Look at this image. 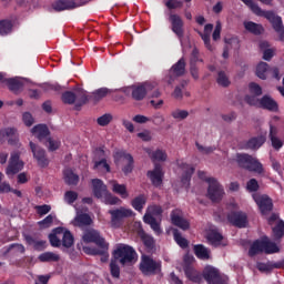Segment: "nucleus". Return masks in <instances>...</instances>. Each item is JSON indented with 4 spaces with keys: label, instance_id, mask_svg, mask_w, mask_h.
Instances as JSON below:
<instances>
[{
    "label": "nucleus",
    "instance_id": "a18cd8bd",
    "mask_svg": "<svg viewBox=\"0 0 284 284\" xmlns=\"http://www.w3.org/2000/svg\"><path fill=\"white\" fill-rule=\"evenodd\" d=\"M110 92H112V90H110L108 88H100V89L95 90L92 93L93 101L99 102V101H101V99H105V97H108V94H110Z\"/></svg>",
    "mask_w": 284,
    "mask_h": 284
},
{
    "label": "nucleus",
    "instance_id": "c9c22d12",
    "mask_svg": "<svg viewBox=\"0 0 284 284\" xmlns=\"http://www.w3.org/2000/svg\"><path fill=\"white\" fill-rule=\"evenodd\" d=\"M24 240L27 245H32L37 252H43L45 250V241L43 240L38 241L32 235H26Z\"/></svg>",
    "mask_w": 284,
    "mask_h": 284
},
{
    "label": "nucleus",
    "instance_id": "39448f33",
    "mask_svg": "<svg viewBox=\"0 0 284 284\" xmlns=\"http://www.w3.org/2000/svg\"><path fill=\"white\" fill-rule=\"evenodd\" d=\"M235 161L239 168L247 170L248 172H256L257 174H263V164L258 162V159L247 154L237 153L235 155Z\"/></svg>",
    "mask_w": 284,
    "mask_h": 284
},
{
    "label": "nucleus",
    "instance_id": "c03bdc74",
    "mask_svg": "<svg viewBox=\"0 0 284 284\" xmlns=\"http://www.w3.org/2000/svg\"><path fill=\"white\" fill-rule=\"evenodd\" d=\"M216 83L220 84L221 88H230L232 82L230 81V77H227L225 71H220L217 72Z\"/></svg>",
    "mask_w": 284,
    "mask_h": 284
},
{
    "label": "nucleus",
    "instance_id": "338daca9",
    "mask_svg": "<svg viewBox=\"0 0 284 284\" xmlns=\"http://www.w3.org/2000/svg\"><path fill=\"white\" fill-rule=\"evenodd\" d=\"M169 10H176V8H183V1L181 0H169L165 2Z\"/></svg>",
    "mask_w": 284,
    "mask_h": 284
},
{
    "label": "nucleus",
    "instance_id": "9b49d317",
    "mask_svg": "<svg viewBox=\"0 0 284 284\" xmlns=\"http://www.w3.org/2000/svg\"><path fill=\"white\" fill-rule=\"evenodd\" d=\"M263 17L266 21H268L280 37H284V26H283V18H281L278 14H276L274 11H265L258 16Z\"/></svg>",
    "mask_w": 284,
    "mask_h": 284
},
{
    "label": "nucleus",
    "instance_id": "603ef678",
    "mask_svg": "<svg viewBox=\"0 0 284 284\" xmlns=\"http://www.w3.org/2000/svg\"><path fill=\"white\" fill-rule=\"evenodd\" d=\"M273 234L275 239H283L284 236V221L280 220V222L273 227Z\"/></svg>",
    "mask_w": 284,
    "mask_h": 284
},
{
    "label": "nucleus",
    "instance_id": "a878e982",
    "mask_svg": "<svg viewBox=\"0 0 284 284\" xmlns=\"http://www.w3.org/2000/svg\"><path fill=\"white\" fill-rule=\"evenodd\" d=\"M169 21L172 26L173 32L178 37H181L183 34V19H181L176 13H170Z\"/></svg>",
    "mask_w": 284,
    "mask_h": 284
},
{
    "label": "nucleus",
    "instance_id": "5701e85b",
    "mask_svg": "<svg viewBox=\"0 0 284 284\" xmlns=\"http://www.w3.org/2000/svg\"><path fill=\"white\" fill-rule=\"evenodd\" d=\"M260 108L268 110V112H278V102L274 98L265 94L260 99Z\"/></svg>",
    "mask_w": 284,
    "mask_h": 284
},
{
    "label": "nucleus",
    "instance_id": "3c124183",
    "mask_svg": "<svg viewBox=\"0 0 284 284\" xmlns=\"http://www.w3.org/2000/svg\"><path fill=\"white\" fill-rule=\"evenodd\" d=\"M52 223H54V215L49 214L43 220L39 221L38 225L41 230H48V227H52Z\"/></svg>",
    "mask_w": 284,
    "mask_h": 284
},
{
    "label": "nucleus",
    "instance_id": "4c0bfd02",
    "mask_svg": "<svg viewBox=\"0 0 284 284\" xmlns=\"http://www.w3.org/2000/svg\"><path fill=\"white\" fill-rule=\"evenodd\" d=\"M64 182L67 185H79V175L72 171V169H65L63 171Z\"/></svg>",
    "mask_w": 284,
    "mask_h": 284
},
{
    "label": "nucleus",
    "instance_id": "49530a36",
    "mask_svg": "<svg viewBox=\"0 0 284 284\" xmlns=\"http://www.w3.org/2000/svg\"><path fill=\"white\" fill-rule=\"evenodd\" d=\"M63 247L70 248L74 245V235L69 230H65L62 236Z\"/></svg>",
    "mask_w": 284,
    "mask_h": 284
},
{
    "label": "nucleus",
    "instance_id": "e433bc0d",
    "mask_svg": "<svg viewBox=\"0 0 284 284\" xmlns=\"http://www.w3.org/2000/svg\"><path fill=\"white\" fill-rule=\"evenodd\" d=\"M170 74H173V77H183L185 74V58H181L172 65Z\"/></svg>",
    "mask_w": 284,
    "mask_h": 284
},
{
    "label": "nucleus",
    "instance_id": "c85d7f7f",
    "mask_svg": "<svg viewBox=\"0 0 284 284\" xmlns=\"http://www.w3.org/2000/svg\"><path fill=\"white\" fill-rule=\"evenodd\" d=\"M146 154L150 156L153 163H163L168 161V153L164 150L158 149L152 151L151 149H145Z\"/></svg>",
    "mask_w": 284,
    "mask_h": 284
},
{
    "label": "nucleus",
    "instance_id": "2eb2a0df",
    "mask_svg": "<svg viewBox=\"0 0 284 284\" xmlns=\"http://www.w3.org/2000/svg\"><path fill=\"white\" fill-rule=\"evenodd\" d=\"M23 161H21V153L13 152L11 153V158L9 160V164L6 169V174L8 176H13V174H19L21 170H23Z\"/></svg>",
    "mask_w": 284,
    "mask_h": 284
},
{
    "label": "nucleus",
    "instance_id": "79ce46f5",
    "mask_svg": "<svg viewBox=\"0 0 284 284\" xmlns=\"http://www.w3.org/2000/svg\"><path fill=\"white\" fill-rule=\"evenodd\" d=\"M173 237L175 243H178V245L181 246L182 250H187V247H190V242L187 241V239L183 237L179 230L173 231Z\"/></svg>",
    "mask_w": 284,
    "mask_h": 284
},
{
    "label": "nucleus",
    "instance_id": "aec40b11",
    "mask_svg": "<svg viewBox=\"0 0 284 284\" xmlns=\"http://www.w3.org/2000/svg\"><path fill=\"white\" fill-rule=\"evenodd\" d=\"M179 169L183 170L181 183L186 187H190V182L192 181V174H194V166L185 163V162H178Z\"/></svg>",
    "mask_w": 284,
    "mask_h": 284
},
{
    "label": "nucleus",
    "instance_id": "7c9ffc66",
    "mask_svg": "<svg viewBox=\"0 0 284 284\" xmlns=\"http://www.w3.org/2000/svg\"><path fill=\"white\" fill-rule=\"evenodd\" d=\"M3 83H6L13 94H19L21 90H23V82L17 78L4 79Z\"/></svg>",
    "mask_w": 284,
    "mask_h": 284
},
{
    "label": "nucleus",
    "instance_id": "f3484780",
    "mask_svg": "<svg viewBox=\"0 0 284 284\" xmlns=\"http://www.w3.org/2000/svg\"><path fill=\"white\" fill-rule=\"evenodd\" d=\"M30 150L40 168H48L50 165V160L45 155V150L37 145L34 142H29Z\"/></svg>",
    "mask_w": 284,
    "mask_h": 284
},
{
    "label": "nucleus",
    "instance_id": "ddd939ff",
    "mask_svg": "<svg viewBox=\"0 0 284 284\" xmlns=\"http://www.w3.org/2000/svg\"><path fill=\"white\" fill-rule=\"evenodd\" d=\"M226 219L233 227H239L240 230L247 227V213L243 211H231L227 213Z\"/></svg>",
    "mask_w": 284,
    "mask_h": 284
},
{
    "label": "nucleus",
    "instance_id": "f8f14e48",
    "mask_svg": "<svg viewBox=\"0 0 284 284\" xmlns=\"http://www.w3.org/2000/svg\"><path fill=\"white\" fill-rule=\"evenodd\" d=\"M109 214L111 215V225L112 227H119L123 219H130L134 214L131 209H125L121 206L120 209L110 210Z\"/></svg>",
    "mask_w": 284,
    "mask_h": 284
},
{
    "label": "nucleus",
    "instance_id": "7ed1b4c3",
    "mask_svg": "<svg viewBox=\"0 0 284 284\" xmlns=\"http://www.w3.org/2000/svg\"><path fill=\"white\" fill-rule=\"evenodd\" d=\"M113 254L115 258H119L122 267H125V265H134L139 258L136 250L128 244H118Z\"/></svg>",
    "mask_w": 284,
    "mask_h": 284
},
{
    "label": "nucleus",
    "instance_id": "58836bf2",
    "mask_svg": "<svg viewBox=\"0 0 284 284\" xmlns=\"http://www.w3.org/2000/svg\"><path fill=\"white\" fill-rule=\"evenodd\" d=\"M39 261H41V263H59V261H61V256L57 253L44 252L39 255Z\"/></svg>",
    "mask_w": 284,
    "mask_h": 284
},
{
    "label": "nucleus",
    "instance_id": "412c9836",
    "mask_svg": "<svg viewBox=\"0 0 284 284\" xmlns=\"http://www.w3.org/2000/svg\"><path fill=\"white\" fill-rule=\"evenodd\" d=\"M82 250L84 254H89V256H102L101 257L102 263H105V261H108V257L110 256V254H108V250H110V246H106L104 248L83 246Z\"/></svg>",
    "mask_w": 284,
    "mask_h": 284
},
{
    "label": "nucleus",
    "instance_id": "2f4dec72",
    "mask_svg": "<svg viewBox=\"0 0 284 284\" xmlns=\"http://www.w3.org/2000/svg\"><path fill=\"white\" fill-rule=\"evenodd\" d=\"M184 274L189 281H192V283H201V281H203L201 273L194 270L190 264L184 266Z\"/></svg>",
    "mask_w": 284,
    "mask_h": 284
},
{
    "label": "nucleus",
    "instance_id": "13d9d810",
    "mask_svg": "<svg viewBox=\"0 0 284 284\" xmlns=\"http://www.w3.org/2000/svg\"><path fill=\"white\" fill-rule=\"evenodd\" d=\"M248 90H250L251 94H253L255 97H261L263 94V88H261L258 85V83H256V82H251L248 84Z\"/></svg>",
    "mask_w": 284,
    "mask_h": 284
},
{
    "label": "nucleus",
    "instance_id": "052dcab7",
    "mask_svg": "<svg viewBox=\"0 0 284 284\" xmlns=\"http://www.w3.org/2000/svg\"><path fill=\"white\" fill-rule=\"evenodd\" d=\"M77 199H79V193L74 192V191H67L64 193V201L69 204L72 205V203H74V201H77Z\"/></svg>",
    "mask_w": 284,
    "mask_h": 284
},
{
    "label": "nucleus",
    "instance_id": "b1692460",
    "mask_svg": "<svg viewBox=\"0 0 284 284\" xmlns=\"http://www.w3.org/2000/svg\"><path fill=\"white\" fill-rule=\"evenodd\" d=\"M91 183L93 196H95V199H103V196L108 192V185H105V183H103L101 179H93L91 180Z\"/></svg>",
    "mask_w": 284,
    "mask_h": 284
},
{
    "label": "nucleus",
    "instance_id": "de8ad7c7",
    "mask_svg": "<svg viewBox=\"0 0 284 284\" xmlns=\"http://www.w3.org/2000/svg\"><path fill=\"white\" fill-rule=\"evenodd\" d=\"M242 3L247 6L250 10L253 12V14H256V17H260V14L263 12V9L258 7L253 0H241Z\"/></svg>",
    "mask_w": 284,
    "mask_h": 284
},
{
    "label": "nucleus",
    "instance_id": "37998d69",
    "mask_svg": "<svg viewBox=\"0 0 284 284\" xmlns=\"http://www.w3.org/2000/svg\"><path fill=\"white\" fill-rule=\"evenodd\" d=\"M112 192L119 194L121 199H128V196H130L128 186H125V184H119L118 182H113Z\"/></svg>",
    "mask_w": 284,
    "mask_h": 284
},
{
    "label": "nucleus",
    "instance_id": "c756f323",
    "mask_svg": "<svg viewBox=\"0 0 284 284\" xmlns=\"http://www.w3.org/2000/svg\"><path fill=\"white\" fill-rule=\"evenodd\" d=\"M265 141H267L265 135H258L255 138H251L248 141L245 142L244 149L245 150H258V148H261L265 143Z\"/></svg>",
    "mask_w": 284,
    "mask_h": 284
},
{
    "label": "nucleus",
    "instance_id": "473e14b6",
    "mask_svg": "<svg viewBox=\"0 0 284 284\" xmlns=\"http://www.w3.org/2000/svg\"><path fill=\"white\" fill-rule=\"evenodd\" d=\"M244 28L247 32L251 34H254L255 37H258L265 32V28H263V24H258L253 21H245L244 22Z\"/></svg>",
    "mask_w": 284,
    "mask_h": 284
},
{
    "label": "nucleus",
    "instance_id": "0e129e2a",
    "mask_svg": "<svg viewBox=\"0 0 284 284\" xmlns=\"http://www.w3.org/2000/svg\"><path fill=\"white\" fill-rule=\"evenodd\" d=\"M258 189H260V185H258V181H256V179H251L246 183L247 192H258Z\"/></svg>",
    "mask_w": 284,
    "mask_h": 284
},
{
    "label": "nucleus",
    "instance_id": "a19ab883",
    "mask_svg": "<svg viewBox=\"0 0 284 284\" xmlns=\"http://www.w3.org/2000/svg\"><path fill=\"white\" fill-rule=\"evenodd\" d=\"M267 72H270V64L266 62H260L256 67V77L265 81L267 79Z\"/></svg>",
    "mask_w": 284,
    "mask_h": 284
},
{
    "label": "nucleus",
    "instance_id": "4d7b16f0",
    "mask_svg": "<svg viewBox=\"0 0 284 284\" xmlns=\"http://www.w3.org/2000/svg\"><path fill=\"white\" fill-rule=\"evenodd\" d=\"M110 272H111V276L113 278H120L121 277V267L119 266V264H116V261H111Z\"/></svg>",
    "mask_w": 284,
    "mask_h": 284
},
{
    "label": "nucleus",
    "instance_id": "8fccbe9b",
    "mask_svg": "<svg viewBox=\"0 0 284 284\" xmlns=\"http://www.w3.org/2000/svg\"><path fill=\"white\" fill-rule=\"evenodd\" d=\"M12 27L11 20H0V34H10Z\"/></svg>",
    "mask_w": 284,
    "mask_h": 284
},
{
    "label": "nucleus",
    "instance_id": "e2e57ef3",
    "mask_svg": "<svg viewBox=\"0 0 284 284\" xmlns=\"http://www.w3.org/2000/svg\"><path fill=\"white\" fill-rule=\"evenodd\" d=\"M22 121L27 128H32V125H34V116H32V113L30 112H24L22 114Z\"/></svg>",
    "mask_w": 284,
    "mask_h": 284
},
{
    "label": "nucleus",
    "instance_id": "ea45409f",
    "mask_svg": "<svg viewBox=\"0 0 284 284\" xmlns=\"http://www.w3.org/2000/svg\"><path fill=\"white\" fill-rule=\"evenodd\" d=\"M206 239L209 243L213 245V247H219V245H221V242L223 241V234L216 231H211L210 233H207Z\"/></svg>",
    "mask_w": 284,
    "mask_h": 284
},
{
    "label": "nucleus",
    "instance_id": "6e6d98bb",
    "mask_svg": "<svg viewBox=\"0 0 284 284\" xmlns=\"http://www.w3.org/2000/svg\"><path fill=\"white\" fill-rule=\"evenodd\" d=\"M98 125L101 128H105V125H110L112 123V114L105 113L97 120Z\"/></svg>",
    "mask_w": 284,
    "mask_h": 284
},
{
    "label": "nucleus",
    "instance_id": "bf43d9fd",
    "mask_svg": "<svg viewBox=\"0 0 284 284\" xmlns=\"http://www.w3.org/2000/svg\"><path fill=\"white\" fill-rule=\"evenodd\" d=\"M171 116H173V119H178L179 121H183L184 119H187V116H190V112L176 109L171 113Z\"/></svg>",
    "mask_w": 284,
    "mask_h": 284
},
{
    "label": "nucleus",
    "instance_id": "680f3d73",
    "mask_svg": "<svg viewBox=\"0 0 284 284\" xmlns=\"http://www.w3.org/2000/svg\"><path fill=\"white\" fill-rule=\"evenodd\" d=\"M257 270L258 272H272V270H276V266H274L272 262H267V263L260 262L257 263Z\"/></svg>",
    "mask_w": 284,
    "mask_h": 284
},
{
    "label": "nucleus",
    "instance_id": "864d4df0",
    "mask_svg": "<svg viewBox=\"0 0 284 284\" xmlns=\"http://www.w3.org/2000/svg\"><path fill=\"white\" fill-rule=\"evenodd\" d=\"M258 95H245L244 101L247 103V105H252L254 108H260L261 106V99L257 98Z\"/></svg>",
    "mask_w": 284,
    "mask_h": 284
},
{
    "label": "nucleus",
    "instance_id": "cd10ccee",
    "mask_svg": "<svg viewBox=\"0 0 284 284\" xmlns=\"http://www.w3.org/2000/svg\"><path fill=\"white\" fill-rule=\"evenodd\" d=\"M193 252L200 261H210L212 254L210 248L205 247L203 244H195L193 246Z\"/></svg>",
    "mask_w": 284,
    "mask_h": 284
},
{
    "label": "nucleus",
    "instance_id": "4be33fe9",
    "mask_svg": "<svg viewBox=\"0 0 284 284\" xmlns=\"http://www.w3.org/2000/svg\"><path fill=\"white\" fill-rule=\"evenodd\" d=\"M138 236L141 239L144 247L148 250V252H154L156 247V242L154 241V237L145 232V230L140 229L138 231Z\"/></svg>",
    "mask_w": 284,
    "mask_h": 284
},
{
    "label": "nucleus",
    "instance_id": "dca6fc26",
    "mask_svg": "<svg viewBox=\"0 0 284 284\" xmlns=\"http://www.w3.org/2000/svg\"><path fill=\"white\" fill-rule=\"evenodd\" d=\"M148 179H150L153 187H161L163 185V179L165 172H163V166L159 163L154 164V169L146 172Z\"/></svg>",
    "mask_w": 284,
    "mask_h": 284
},
{
    "label": "nucleus",
    "instance_id": "6e6552de",
    "mask_svg": "<svg viewBox=\"0 0 284 284\" xmlns=\"http://www.w3.org/2000/svg\"><path fill=\"white\" fill-rule=\"evenodd\" d=\"M207 199L212 201V203H221L223 201V196H225V189H223V185L216 180L215 178H210L207 180Z\"/></svg>",
    "mask_w": 284,
    "mask_h": 284
},
{
    "label": "nucleus",
    "instance_id": "69168bd1",
    "mask_svg": "<svg viewBox=\"0 0 284 284\" xmlns=\"http://www.w3.org/2000/svg\"><path fill=\"white\" fill-rule=\"evenodd\" d=\"M37 214L39 216H45V214H49L50 210H52V206L44 204V205H37L36 206Z\"/></svg>",
    "mask_w": 284,
    "mask_h": 284
},
{
    "label": "nucleus",
    "instance_id": "bb28decb",
    "mask_svg": "<svg viewBox=\"0 0 284 284\" xmlns=\"http://www.w3.org/2000/svg\"><path fill=\"white\" fill-rule=\"evenodd\" d=\"M31 133L41 142L43 139H48L50 129L45 124H37L31 129Z\"/></svg>",
    "mask_w": 284,
    "mask_h": 284
},
{
    "label": "nucleus",
    "instance_id": "f03ea898",
    "mask_svg": "<svg viewBox=\"0 0 284 284\" xmlns=\"http://www.w3.org/2000/svg\"><path fill=\"white\" fill-rule=\"evenodd\" d=\"M281 248L276 243L270 241L267 237L255 240L248 248V256H257V254H278Z\"/></svg>",
    "mask_w": 284,
    "mask_h": 284
},
{
    "label": "nucleus",
    "instance_id": "1a4fd4ad",
    "mask_svg": "<svg viewBox=\"0 0 284 284\" xmlns=\"http://www.w3.org/2000/svg\"><path fill=\"white\" fill-rule=\"evenodd\" d=\"M153 88H155L154 83L146 82L140 85L128 87L123 90V92L126 95L131 94L134 101H143L148 95V92H150V90H153Z\"/></svg>",
    "mask_w": 284,
    "mask_h": 284
},
{
    "label": "nucleus",
    "instance_id": "9d476101",
    "mask_svg": "<svg viewBox=\"0 0 284 284\" xmlns=\"http://www.w3.org/2000/svg\"><path fill=\"white\" fill-rule=\"evenodd\" d=\"M82 241L83 243H94V245H97V247H110V243H108V241H105V237H103V235H101V232L94 230V229H87L83 232L82 235Z\"/></svg>",
    "mask_w": 284,
    "mask_h": 284
},
{
    "label": "nucleus",
    "instance_id": "72a5a7b5",
    "mask_svg": "<svg viewBox=\"0 0 284 284\" xmlns=\"http://www.w3.org/2000/svg\"><path fill=\"white\" fill-rule=\"evenodd\" d=\"M73 225L75 227H85L88 225H92V217L88 213H79L74 217Z\"/></svg>",
    "mask_w": 284,
    "mask_h": 284
},
{
    "label": "nucleus",
    "instance_id": "20e7f679",
    "mask_svg": "<svg viewBox=\"0 0 284 284\" xmlns=\"http://www.w3.org/2000/svg\"><path fill=\"white\" fill-rule=\"evenodd\" d=\"M113 161L116 168H120V165H122L121 170L124 176H128V174H132V172H134V156L128 153V151L125 150L115 151L113 153Z\"/></svg>",
    "mask_w": 284,
    "mask_h": 284
},
{
    "label": "nucleus",
    "instance_id": "4468645a",
    "mask_svg": "<svg viewBox=\"0 0 284 284\" xmlns=\"http://www.w3.org/2000/svg\"><path fill=\"white\" fill-rule=\"evenodd\" d=\"M252 197L255 201L257 207L260 209L261 214H270V212L274 210V203L272 202V199L270 196L254 193Z\"/></svg>",
    "mask_w": 284,
    "mask_h": 284
},
{
    "label": "nucleus",
    "instance_id": "09e8293b",
    "mask_svg": "<svg viewBox=\"0 0 284 284\" xmlns=\"http://www.w3.org/2000/svg\"><path fill=\"white\" fill-rule=\"evenodd\" d=\"M102 197H104L105 205H119V203H121V199L116 197L109 191H106Z\"/></svg>",
    "mask_w": 284,
    "mask_h": 284
},
{
    "label": "nucleus",
    "instance_id": "423d86ee",
    "mask_svg": "<svg viewBox=\"0 0 284 284\" xmlns=\"http://www.w3.org/2000/svg\"><path fill=\"white\" fill-rule=\"evenodd\" d=\"M163 214V207L161 205H150L146 209V213L143 216V221L146 225H150L151 230H153V232L155 234H162V230H161V223H159L156 221V217L154 216H162Z\"/></svg>",
    "mask_w": 284,
    "mask_h": 284
},
{
    "label": "nucleus",
    "instance_id": "5fc2aeb1",
    "mask_svg": "<svg viewBox=\"0 0 284 284\" xmlns=\"http://www.w3.org/2000/svg\"><path fill=\"white\" fill-rule=\"evenodd\" d=\"M41 88L44 90V92H61V90H63V87H61L59 83H44L41 85Z\"/></svg>",
    "mask_w": 284,
    "mask_h": 284
},
{
    "label": "nucleus",
    "instance_id": "f257e3e1",
    "mask_svg": "<svg viewBox=\"0 0 284 284\" xmlns=\"http://www.w3.org/2000/svg\"><path fill=\"white\" fill-rule=\"evenodd\" d=\"M61 100L65 105H74L75 110H81V108L90 101V95H88V91L78 88L75 92L64 91L61 95Z\"/></svg>",
    "mask_w": 284,
    "mask_h": 284
},
{
    "label": "nucleus",
    "instance_id": "0eeeda50",
    "mask_svg": "<svg viewBox=\"0 0 284 284\" xmlns=\"http://www.w3.org/2000/svg\"><path fill=\"white\" fill-rule=\"evenodd\" d=\"M139 270L143 276H156L161 272V262L154 261L150 255H142Z\"/></svg>",
    "mask_w": 284,
    "mask_h": 284
},
{
    "label": "nucleus",
    "instance_id": "774afa93",
    "mask_svg": "<svg viewBox=\"0 0 284 284\" xmlns=\"http://www.w3.org/2000/svg\"><path fill=\"white\" fill-rule=\"evenodd\" d=\"M270 140L272 143V148H274L277 152L278 150H281V148H283V142L281 141V139H278V136L271 135Z\"/></svg>",
    "mask_w": 284,
    "mask_h": 284
},
{
    "label": "nucleus",
    "instance_id": "6ab92c4d",
    "mask_svg": "<svg viewBox=\"0 0 284 284\" xmlns=\"http://www.w3.org/2000/svg\"><path fill=\"white\" fill-rule=\"evenodd\" d=\"M171 222L172 225L180 227V230H183L184 232L190 229V221L183 217V211H181V209H174L171 212Z\"/></svg>",
    "mask_w": 284,
    "mask_h": 284
},
{
    "label": "nucleus",
    "instance_id": "f704fd0d",
    "mask_svg": "<svg viewBox=\"0 0 284 284\" xmlns=\"http://www.w3.org/2000/svg\"><path fill=\"white\" fill-rule=\"evenodd\" d=\"M146 203L148 196H145V194H140L131 201V207H133L135 212H143V207H145Z\"/></svg>",
    "mask_w": 284,
    "mask_h": 284
},
{
    "label": "nucleus",
    "instance_id": "a211bd4d",
    "mask_svg": "<svg viewBox=\"0 0 284 284\" xmlns=\"http://www.w3.org/2000/svg\"><path fill=\"white\" fill-rule=\"evenodd\" d=\"M203 277L209 284H225L221 273L214 266H206L203 272Z\"/></svg>",
    "mask_w": 284,
    "mask_h": 284
},
{
    "label": "nucleus",
    "instance_id": "393cba45",
    "mask_svg": "<svg viewBox=\"0 0 284 284\" xmlns=\"http://www.w3.org/2000/svg\"><path fill=\"white\" fill-rule=\"evenodd\" d=\"M52 8L55 12H63L64 10H74V8H79V4L74 0H57L52 3Z\"/></svg>",
    "mask_w": 284,
    "mask_h": 284
}]
</instances>
